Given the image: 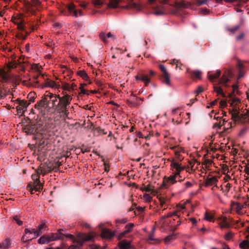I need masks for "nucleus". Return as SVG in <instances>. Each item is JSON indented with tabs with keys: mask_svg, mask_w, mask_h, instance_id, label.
I'll list each match as a JSON object with an SVG mask.
<instances>
[{
	"mask_svg": "<svg viewBox=\"0 0 249 249\" xmlns=\"http://www.w3.org/2000/svg\"><path fill=\"white\" fill-rule=\"evenodd\" d=\"M237 103H239V100L238 99L230 103L231 108L229 109V112L232 119L238 123H249V111L244 113L240 111L239 108L236 106Z\"/></svg>",
	"mask_w": 249,
	"mask_h": 249,
	"instance_id": "f257e3e1",
	"label": "nucleus"
},
{
	"mask_svg": "<svg viewBox=\"0 0 249 249\" xmlns=\"http://www.w3.org/2000/svg\"><path fill=\"white\" fill-rule=\"evenodd\" d=\"M72 99V98L71 95L67 93L65 94L63 97L60 98V103L54 110L60 114L61 116L69 119L70 112L69 109Z\"/></svg>",
	"mask_w": 249,
	"mask_h": 249,
	"instance_id": "f03ea898",
	"label": "nucleus"
},
{
	"mask_svg": "<svg viewBox=\"0 0 249 249\" xmlns=\"http://www.w3.org/2000/svg\"><path fill=\"white\" fill-rule=\"evenodd\" d=\"M63 231V230L60 229L56 233L44 235L38 239V243L40 244H48L51 242L62 239L64 238V237L70 238L71 240L73 239V236L72 234H65L62 232Z\"/></svg>",
	"mask_w": 249,
	"mask_h": 249,
	"instance_id": "7ed1b4c3",
	"label": "nucleus"
},
{
	"mask_svg": "<svg viewBox=\"0 0 249 249\" xmlns=\"http://www.w3.org/2000/svg\"><path fill=\"white\" fill-rule=\"evenodd\" d=\"M61 14L66 16H71L74 18L84 16L83 12L81 9H77L76 5L73 3H70L65 6V7L60 9Z\"/></svg>",
	"mask_w": 249,
	"mask_h": 249,
	"instance_id": "20e7f679",
	"label": "nucleus"
},
{
	"mask_svg": "<svg viewBox=\"0 0 249 249\" xmlns=\"http://www.w3.org/2000/svg\"><path fill=\"white\" fill-rule=\"evenodd\" d=\"M233 75L232 71H228L223 75L222 78L219 80V83L214 85V90L218 95H221L223 97L225 96L223 92V89L220 86H219V85H221L226 87H228L229 85L228 82L230 81L231 78L233 77Z\"/></svg>",
	"mask_w": 249,
	"mask_h": 249,
	"instance_id": "39448f33",
	"label": "nucleus"
},
{
	"mask_svg": "<svg viewBox=\"0 0 249 249\" xmlns=\"http://www.w3.org/2000/svg\"><path fill=\"white\" fill-rule=\"evenodd\" d=\"M94 238V235L92 233L89 234H79L76 238L72 240L73 245L71 246L69 249H81L85 242L91 241Z\"/></svg>",
	"mask_w": 249,
	"mask_h": 249,
	"instance_id": "423d86ee",
	"label": "nucleus"
},
{
	"mask_svg": "<svg viewBox=\"0 0 249 249\" xmlns=\"http://www.w3.org/2000/svg\"><path fill=\"white\" fill-rule=\"evenodd\" d=\"M45 95L47 99V107L55 109L60 103V98L62 97H60L59 95H55L51 93H48Z\"/></svg>",
	"mask_w": 249,
	"mask_h": 249,
	"instance_id": "0eeeda50",
	"label": "nucleus"
},
{
	"mask_svg": "<svg viewBox=\"0 0 249 249\" xmlns=\"http://www.w3.org/2000/svg\"><path fill=\"white\" fill-rule=\"evenodd\" d=\"M149 2L152 4V8L153 9V14L159 16L162 15L166 13V12L164 10V8L162 5L160 3H154L157 0H148ZM160 2L167 3L168 0H158Z\"/></svg>",
	"mask_w": 249,
	"mask_h": 249,
	"instance_id": "6e6552de",
	"label": "nucleus"
},
{
	"mask_svg": "<svg viewBox=\"0 0 249 249\" xmlns=\"http://www.w3.org/2000/svg\"><path fill=\"white\" fill-rule=\"evenodd\" d=\"M31 2L28 0H23V3L26 10L30 12L32 14L35 13L36 8L37 6L40 5V2L38 0H31Z\"/></svg>",
	"mask_w": 249,
	"mask_h": 249,
	"instance_id": "1a4fd4ad",
	"label": "nucleus"
},
{
	"mask_svg": "<svg viewBox=\"0 0 249 249\" xmlns=\"http://www.w3.org/2000/svg\"><path fill=\"white\" fill-rule=\"evenodd\" d=\"M15 103L18 104V105L16 107V108L18 113L23 114L24 112L27 110V107L29 106V103L24 100H17Z\"/></svg>",
	"mask_w": 249,
	"mask_h": 249,
	"instance_id": "9d476101",
	"label": "nucleus"
},
{
	"mask_svg": "<svg viewBox=\"0 0 249 249\" xmlns=\"http://www.w3.org/2000/svg\"><path fill=\"white\" fill-rule=\"evenodd\" d=\"M179 176V175H176V174H174L173 175H171L169 177H165L163 178L162 185L165 188H168L169 187L170 185L174 184L176 182H177V178Z\"/></svg>",
	"mask_w": 249,
	"mask_h": 249,
	"instance_id": "9b49d317",
	"label": "nucleus"
},
{
	"mask_svg": "<svg viewBox=\"0 0 249 249\" xmlns=\"http://www.w3.org/2000/svg\"><path fill=\"white\" fill-rule=\"evenodd\" d=\"M160 69L162 72V82L167 85L170 86L171 84L169 74L166 69L163 65H160Z\"/></svg>",
	"mask_w": 249,
	"mask_h": 249,
	"instance_id": "f8f14e48",
	"label": "nucleus"
},
{
	"mask_svg": "<svg viewBox=\"0 0 249 249\" xmlns=\"http://www.w3.org/2000/svg\"><path fill=\"white\" fill-rule=\"evenodd\" d=\"M34 229H25L24 231L25 234L22 236L21 240L24 242H26L29 241H31L32 239H33V237H32L31 235L34 234Z\"/></svg>",
	"mask_w": 249,
	"mask_h": 249,
	"instance_id": "ddd939ff",
	"label": "nucleus"
},
{
	"mask_svg": "<svg viewBox=\"0 0 249 249\" xmlns=\"http://www.w3.org/2000/svg\"><path fill=\"white\" fill-rule=\"evenodd\" d=\"M171 167L172 170L174 171V170H176V172L174 173L176 174V175H179L180 173L184 170V167L181 166L178 162L173 161L171 164Z\"/></svg>",
	"mask_w": 249,
	"mask_h": 249,
	"instance_id": "4468645a",
	"label": "nucleus"
},
{
	"mask_svg": "<svg viewBox=\"0 0 249 249\" xmlns=\"http://www.w3.org/2000/svg\"><path fill=\"white\" fill-rule=\"evenodd\" d=\"M46 228V224L45 223H42L38 226L36 230L34 229V236H33V238H36L37 237L40 236L44 232Z\"/></svg>",
	"mask_w": 249,
	"mask_h": 249,
	"instance_id": "2eb2a0df",
	"label": "nucleus"
},
{
	"mask_svg": "<svg viewBox=\"0 0 249 249\" xmlns=\"http://www.w3.org/2000/svg\"><path fill=\"white\" fill-rule=\"evenodd\" d=\"M217 182L218 178L216 176L208 178L206 179L205 186H208L214 185V187H216L217 188H219V187L217 184Z\"/></svg>",
	"mask_w": 249,
	"mask_h": 249,
	"instance_id": "dca6fc26",
	"label": "nucleus"
},
{
	"mask_svg": "<svg viewBox=\"0 0 249 249\" xmlns=\"http://www.w3.org/2000/svg\"><path fill=\"white\" fill-rule=\"evenodd\" d=\"M12 20L13 22L16 24H17L18 28L21 30L23 29V19L22 15H18L16 17H12Z\"/></svg>",
	"mask_w": 249,
	"mask_h": 249,
	"instance_id": "f3484780",
	"label": "nucleus"
},
{
	"mask_svg": "<svg viewBox=\"0 0 249 249\" xmlns=\"http://www.w3.org/2000/svg\"><path fill=\"white\" fill-rule=\"evenodd\" d=\"M47 99L46 98V95H45L44 98L39 102L36 104V108L42 111L44 108L47 107Z\"/></svg>",
	"mask_w": 249,
	"mask_h": 249,
	"instance_id": "a211bd4d",
	"label": "nucleus"
},
{
	"mask_svg": "<svg viewBox=\"0 0 249 249\" xmlns=\"http://www.w3.org/2000/svg\"><path fill=\"white\" fill-rule=\"evenodd\" d=\"M135 78L137 80H140L143 82L145 86H147L151 82L149 77L145 74L141 73L140 76L137 75Z\"/></svg>",
	"mask_w": 249,
	"mask_h": 249,
	"instance_id": "6ab92c4d",
	"label": "nucleus"
},
{
	"mask_svg": "<svg viewBox=\"0 0 249 249\" xmlns=\"http://www.w3.org/2000/svg\"><path fill=\"white\" fill-rule=\"evenodd\" d=\"M118 246L120 249H135L131 245L130 242L122 240L119 242Z\"/></svg>",
	"mask_w": 249,
	"mask_h": 249,
	"instance_id": "aec40b11",
	"label": "nucleus"
},
{
	"mask_svg": "<svg viewBox=\"0 0 249 249\" xmlns=\"http://www.w3.org/2000/svg\"><path fill=\"white\" fill-rule=\"evenodd\" d=\"M230 224L227 221V218L226 217H221L220 219V222L219 223V226L221 229L225 228H229L230 227Z\"/></svg>",
	"mask_w": 249,
	"mask_h": 249,
	"instance_id": "412c9836",
	"label": "nucleus"
},
{
	"mask_svg": "<svg viewBox=\"0 0 249 249\" xmlns=\"http://www.w3.org/2000/svg\"><path fill=\"white\" fill-rule=\"evenodd\" d=\"M44 86L45 87L52 88L54 89H58L59 87V86L58 85L56 82H55L54 81L49 79H48L45 81Z\"/></svg>",
	"mask_w": 249,
	"mask_h": 249,
	"instance_id": "4be33fe9",
	"label": "nucleus"
},
{
	"mask_svg": "<svg viewBox=\"0 0 249 249\" xmlns=\"http://www.w3.org/2000/svg\"><path fill=\"white\" fill-rule=\"evenodd\" d=\"M114 235V233L107 229H103L102 231V237L106 239H110Z\"/></svg>",
	"mask_w": 249,
	"mask_h": 249,
	"instance_id": "5701e85b",
	"label": "nucleus"
},
{
	"mask_svg": "<svg viewBox=\"0 0 249 249\" xmlns=\"http://www.w3.org/2000/svg\"><path fill=\"white\" fill-rule=\"evenodd\" d=\"M100 37L103 40V41L104 42H107V39H106L107 37V38H110L113 41H114L116 39L115 36L113 34H111V33H107V36L106 35L105 33H101L100 35Z\"/></svg>",
	"mask_w": 249,
	"mask_h": 249,
	"instance_id": "b1692460",
	"label": "nucleus"
},
{
	"mask_svg": "<svg viewBox=\"0 0 249 249\" xmlns=\"http://www.w3.org/2000/svg\"><path fill=\"white\" fill-rule=\"evenodd\" d=\"M42 188V184L40 181L39 179L34 180V188H31L30 190L31 193H33V191L34 190L36 191H39Z\"/></svg>",
	"mask_w": 249,
	"mask_h": 249,
	"instance_id": "393cba45",
	"label": "nucleus"
},
{
	"mask_svg": "<svg viewBox=\"0 0 249 249\" xmlns=\"http://www.w3.org/2000/svg\"><path fill=\"white\" fill-rule=\"evenodd\" d=\"M220 73L221 72L219 70H217L215 74H210L208 73V74L209 80L212 82H214L215 79L219 77Z\"/></svg>",
	"mask_w": 249,
	"mask_h": 249,
	"instance_id": "a878e982",
	"label": "nucleus"
},
{
	"mask_svg": "<svg viewBox=\"0 0 249 249\" xmlns=\"http://www.w3.org/2000/svg\"><path fill=\"white\" fill-rule=\"evenodd\" d=\"M141 190L142 191H145L146 192H150L151 193H154L155 192L154 187L150 185L147 186L143 185L141 187Z\"/></svg>",
	"mask_w": 249,
	"mask_h": 249,
	"instance_id": "bb28decb",
	"label": "nucleus"
},
{
	"mask_svg": "<svg viewBox=\"0 0 249 249\" xmlns=\"http://www.w3.org/2000/svg\"><path fill=\"white\" fill-rule=\"evenodd\" d=\"M121 0H109L108 7L110 8H116L119 7V3Z\"/></svg>",
	"mask_w": 249,
	"mask_h": 249,
	"instance_id": "cd10ccee",
	"label": "nucleus"
},
{
	"mask_svg": "<svg viewBox=\"0 0 249 249\" xmlns=\"http://www.w3.org/2000/svg\"><path fill=\"white\" fill-rule=\"evenodd\" d=\"M105 2V0H91V3L96 8H100Z\"/></svg>",
	"mask_w": 249,
	"mask_h": 249,
	"instance_id": "c85d7f7f",
	"label": "nucleus"
},
{
	"mask_svg": "<svg viewBox=\"0 0 249 249\" xmlns=\"http://www.w3.org/2000/svg\"><path fill=\"white\" fill-rule=\"evenodd\" d=\"M174 216H177L178 217H179V215L178 214L177 212H174L173 213H168L167 214H165L164 215H162L161 217V220L162 221H163L164 220H165V219H166L167 218H169V217H174Z\"/></svg>",
	"mask_w": 249,
	"mask_h": 249,
	"instance_id": "c756f323",
	"label": "nucleus"
},
{
	"mask_svg": "<svg viewBox=\"0 0 249 249\" xmlns=\"http://www.w3.org/2000/svg\"><path fill=\"white\" fill-rule=\"evenodd\" d=\"M0 79L4 81H6L8 79V74L4 71L1 69H0Z\"/></svg>",
	"mask_w": 249,
	"mask_h": 249,
	"instance_id": "7c9ffc66",
	"label": "nucleus"
},
{
	"mask_svg": "<svg viewBox=\"0 0 249 249\" xmlns=\"http://www.w3.org/2000/svg\"><path fill=\"white\" fill-rule=\"evenodd\" d=\"M249 131V127H245L242 128L238 134L239 136L244 137L245 136Z\"/></svg>",
	"mask_w": 249,
	"mask_h": 249,
	"instance_id": "2f4dec72",
	"label": "nucleus"
},
{
	"mask_svg": "<svg viewBox=\"0 0 249 249\" xmlns=\"http://www.w3.org/2000/svg\"><path fill=\"white\" fill-rule=\"evenodd\" d=\"M175 5L178 8H180V7H187V6L186 5L185 1L184 0H181L179 2H175Z\"/></svg>",
	"mask_w": 249,
	"mask_h": 249,
	"instance_id": "473e14b6",
	"label": "nucleus"
},
{
	"mask_svg": "<svg viewBox=\"0 0 249 249\" xmlns=\"http://www.w3.org/2000/svg\"><path fill=\"white\" fill-rule=\"evenodd\" d=\"M238 66L239 67V75L238 77V79H240L244 76V72L242 71V69L243 68V65L241 63H238Z\"/></svg>",
	"mask_w": 249,
	"mask_h": 249,
	"instance_id": "72a5a7b5",
	"label": "nucleus"
},
{
	"mask_svg": "<svg viewBox=\"0 0 249 249\" xmlns=\"http://www.w3.org/2000/svg\"><path fill=\"white\" fill-rule=\"evenodd\" d=\"M239 247L240 248H243L244 247L249 248V241L247 240H243L239 244Z\"/></svg>",
	"mask_w": 249,
	"mask_h": 249,
	"instance_id": "f704fd0d",
	"label": "nucleus"
},
{
	"mask_svg": "<svg viewBox=\"0 0 249 249\" xmlns=\"http://www.w3.org/2000/svg\"><path fill=\"white\" fill-rule=\"evenodd\" d=\"M125 7L126 8L136 9L138 10H140V6L139 5H138L136 3H135L127 5L125 6Z\"/></svg>",
	"mask_w": 249,
	"mask_h": 249,
	"instance_id": "c9c22d12",
	"label": "nucleus"
},
{
	"mask_svg": "<svg viewBox=\"0 0 249 249\" xmlns=\"http://www.w3.org/2000/svg\"><path fill=\"white\" fill-rule=\"evenodd\" d=\"M175 238V236L174 235H170L167 236L164 239L165 242L166 244H168L170 243V241L174 240Z\"/></svg>",
	"mask_w": 249,
	"mask_h": 249,
	"instance_id": "e433bc0d",
	"label": "nucleus"
},
{
	"mask_svg": "<svg viewBox=\"0 0 249 249\" xmlns=\"http://www.w3.org/2000/svg\"><path fill=\"white\" fill-rule=\"evenodd\" d=\"M192 75L194 76L196 78L199 79L200 78V75L201 72L199 71H194L191 72Z\"/></svg>",
	"mask_w": 249,
	"mask_h": 249,
	"instance_id": "4c0bfd02",
	"label": "nucleus"
},
{
	"mask_svg": "<svg viewBox=\"0 0 249 249\" xmlns=\"http://www.w3.org/2000/svg\"><path fill=\"white\" fill-rule=\"evenodd\" d=\"M62 88L65 90H67L69 92H71L72 88H71L70 85H69L68 83H64L62 86Z\"/></svg>",
	"mask_w": 249,
	"mask_h": 249,
	"instance_id": "58836bf2",
	"label": "nucleus"
},
{
	"mask_svg": "<svg viewBox=\"0 0 249 249\" xmlns=\"http://www.w3.org/2000/svg\"><path fill=\"white\" fill-rule=\"evenodd\" d=\"M233 236V233L231 231H229L225 234V239L227 241H229L232 238Z\"/></svg>",
	"mask_w": 249,
	"mask_h": 249,
	"instance_id": "ea45409f",
	"label": "nucleus"
},
{
	"mask_svg": "<svg viewBox=\"0 0 249 249\" xmlns=\"http://www.w3.org/2000/svg\"><path fill=\"white\" fill-rule=\"evenodd\" d=\"M143 199L147 202H149L152 200V197L150 196L149 194H145L143 196Z\"/></svg>",
	"mask_w": 249,
	"mask_h": 249,
	"instance_id": "a19ab883",
	"label": "nucleus"
},
{
	"mask_svg": "<svg viewBox=\"0 0 249 249\" xmlns=\"http://www.w3.org/2000/svg\"><path fill=\"white\" fill-rule=\"evenodd\" d=\"M134 226V224H132V223H130L128 225H127L126 226H125V229H126V230H125V232H129L130 231H131L133 228Z\"/></svg>",
	"mask_w": 249,
	"mask_h": 249,
	"instance_id": "79ce46f5",
	"label": "nucleus"
},
{
	"mask_svg": "<svg viewBox=\"0 0 249 249\" xmlns=\"http://www.w3.org/2000/svg\"><path fill=\"white\" fill-rule=\"evenodd\" d=\"M78 74L79 75H80L81 77H82L84 79H86L88 78V75L84 71H79L78 72Z\"/></svg>",
	"mask_w": 249,
	"mask_h": 249,
	"instance_id": "37998d69",
	"label": "nucleus"
},
{
	"mask_svg": "<svg viewBox=\"0 0 249 249\" xmlns=\"http://www.w3.org/2000/svg\"><path fill=\"white\" fill-rule=\"evenodd\" d=\"M213 219V216L209 214L208 213H206L205 214V219L207 221H211Z\"/></svg>",
	"mask_w": 249,
	"mask_h": 249,
	"instance_id": "c03bdc74",
	"label": "nucleus"
},
{
	"mask_svg": "<svg viewBox=\"0 0 249 249\" xmlns=\"http://www.w3.org/2000/svg\"><path fill=\"white\" fill-rule=\"evenodd\" d=\"M13 218L18 225H21L22 224V221L19 220L18 216H15Z\"/></svg>",
	"mask_w": 249,
	"mask_h": 249,
	"instance_id": "a18cd8bd",
	"label": "nucleus"
},
{
	"mask_svg": "<svg viewBox=\"0 0 249 249\" xmlns=\"http://www.w3.org/2000/svg\"><path fill=\"white\" fill-rule=\"evenodd\" d=\"M9 244L10 241L7 239L2 243V245L5 248H7L9 247Z\"/></svg>",
	"mask_w": 249,
	"mask_h": 249,
	"instance_id": "49530a36",
	"label": "nucleus"
},
{
	"mask_svg": "<svg viewBox=\"0 0 249 249\" xmlns=\"http://www.w3.org/2000/svg\"><path fill=\"white\" fill-rule=\"evenodd\" d=\"M159 201L160 202V204L161 206H163L165 203V199L162 197H160L159 198Z\"/></svg>",
	"mask_w": 249,
	"mask_h": 249,
	"instance_id": "de8ad7c7",
	"label": "nucleus"
},
{
	"mask_svg": "<svg viewBox=\"0 0 249 249\" xmlns=\"http://www.w3.org/2000/svg\"><path fill=\"white\" fill-rule=\"evenodd\" d=\"M32 178L34 181L39 179V175L36 174L32 175Z\"/></svg>",
	"mask_w": 249,
	"mask_h": 249,
	"instance_id": "09e8293b",
	"label": "nucleus"
},
{
	"mask_svg": "<svg viewBox=\"0 0 249 249\" xmlns=\"http://www.w3.org/2000/svg\"><path fill=\"white\" fill-rule=\"evenodd\" d=\"M207 1V0H199L198 1V5H201L204 4L206 3Z\"/></svg>",
	"mask_w": 249,
	"mask_h": 249,
	"instance_id": "8fccbe9b",
	"label": "nucleus"
},
{
	"mask_svg": "<svg viewBox=\"0 0 249 249\" xmlns=\"http://www.w3.org/2000/svg\"><path fill=\"white\" fill-rule=\"evenodd\" d=\"M104 167L105 171L108 172L109 171V165L106 162H104Z\"/></svg>",
	"mask_w": 249,
	"mask_h": 249,
	"instance_id": "3c124183",
	"label": "nucleus"
},
{
	"mask_svg": "<svg viewBox=\"0 0 249 249\" xmlns=\"http://www.w3.org/2000/svg\"><path fill=\"white\" fill-rule=\"evenodd\" d=\"M220 104V107H225V106H226L227 102L225 101H221Z\"/></svg>",
	"mask_w": 249,
	"mask_h": 249,
	"instance_id": "603ef678",
	"label": "nucleus"
},
{
	"mask_svg": "<svg viewBox=\"0 0 249 249\" xmlns=\"http://www.w3.org/2000/svg\"><path fill=\"white\" fill-rule=\"evenodd\" d=\"M203 91L202 88L201 87H199L197 88V89L196 90V92L197 94H199L200 92H201Z\"/></svg>",
	"mask_w": 249,
	"mask_h": 249,
	"instance_id": "864d4df0",
	"label": "nucleus"
},
{
	"mask_svg": "<svg viewBox=\"0 0 249 249\" xmlns=\"http://www.w3.org/2000/svg\"><path fill=\"white\" fill-rule=\"evenodd\" d=\"M245 171H246V173L249 175V163L248 164V165L246 166Z\"/></svg>",
	"mask_w": 249,
	"mask_h": 249,
	"instance_id": "5fc2aeb1",
	"label": "nucleus"
},
{
	"mask_svg": "<svg viewBox=\"0 0 249 249\" xmlns=\"http://www.w3.org/2000/svg\"><path fill=\"white\" fill-rule=\"evenodd\" d=\"M231 187V184L228 183L226 185V189L227 192H229L230 190V189Z\"/></svg>",
	"mask_w": 249,
	"mask_h": 249,
	"instance_id": "6e6d98bb",
	"label": "nucleus"
},
{
	"mask_svg": "<svg viewBox=\"0 0 249 249\" xmlns=\"http://www.w3.org/2000/svg\"><path fill=\"white\" fill-rule=\"evenodd\" d=\"M36 174H37L38 175H39L41 174H43L42 170L41 169H38L37 170H36Z\"/></svg>",
	"mask_w": 249,
	"mask_h": 249,
	"instance_id": "4d7b16f0",
	"label": "nucleus"
},
{
	"mask_svg": "<svg viewBox=\"0 0 249 249\" xmlns=\"http://www.w3.org/2000/svg\"><path fill=\"white\" fill-rule=\"evenodd\" d=\"M192 185V183L189 181H187L185 183V186L186 188L190 187Z\"/></svg>",
	"mask_w": 249,
	"mask_h": 249,
	"instance_id": "13d9d810",
	"label": "nucleus"
},
{
	"mask_svg": "<svg viewBox=\"0 0 249 249\" xmlns=\"http://www.w3.org/2000/svg\"><path fill=\"white\" fill-rule=\"evenodd\" d=\"M149 239L152 241L155 240L156 239L154 238L153 234H150L149 235Z\"/></svg>",
	"mask_w": 249,
	"mask_h": 249,
	"instance_id": "bf43d9fd",
	"label": "nucleus"
},
{
	"mask_svg": "<svg viewBox=\"0 0 249 249\" xmlns=\"http://www.w3.org/2000/svg\"><path fill=\"white\" fill-rule=\"evenodd\" d=\"M87 5H88V3H83L80 4V6L84 8H86L87 7Z\"/></svg>",
	"mask_w": 249,
	"mask_h": 249,
	"instance_id": "052dcab7",
	"label": "nucleus"
},
{
	"mask_svg": "<svg viewBox=\"0 0 249 249\" xmlns=\"http://www.w3.org/2000/svg\"><path fill=\"white\" fill-rule=\"evenodd\" d=\"M80 90L81 91V92H82L83 94H86V91L85 89H84L83 87L81 86L80 87Z\"/></svg>",
	"mask_w": 249,
	"mask_h": 249,
	"instance_id": "680f3d73",
	"label": "nucleus"
},
{
	"mask_svg": "<svg viewBox=\"0 0 249 249\" xmlns=\"http://www.w3.org/2000/svg\"><path fill=\"white\" fill-rule=\"evenodd\" d=\"M190 221L192 222V223H193V224H196V219L195 218H191L190 219Z\"/></svg>",
	"mask_w": 249,
	"mask_h": 249,
	"instance_id": "e2e57ef3",
	"label": "nucleus"
},
{
	"mask_svg": "<svg viewBox=\"0 0 249 249\" xmlns=\"http://www.w3.org/2000/svg\"><path fill=\"white\" fill-rule=\"evenodd\" d=\"M238 87L236 85H233L232 87V89L233 92H235V90L237 89Z\"/></svg>",
	"mask_w": 249,
	"mask_h": 249,
	"instance_id": "0e129e2a",
	"label": "nucleus"
},
{
	"mask_svg": "<svg viewBox=\"0 0 249 249\" xmlns=\"http://www.w3.org/2000/svg\"><path fill=\"white\" fill-rule=\"evenodd\" d=\"M70 86H71V88H72L71 91H72L74 89V88L76 87V85L74 83H72L70 85Z\"/></svg>",
	"mask_w": 249,
	"mask_h": 249,
	"instance_id": "69168bd1",
	"label": "nucleus"
},
{
	"mask_svg": "<svg viewBox=\"0 0 249 249\" xmlns=\"http://www.w3.org/2000/svg\"><path fill=\"white\" fill-rule=\"evenodd\" d=\"M172 63L175 64L177 67H178V60L176 59H174L173 60Z\"/></svg>",
	"mask_w": 249,
	"mask_h": 249,
	"instance_id": "338daca9",
	"label": "nucleus"
},
{
	"mask_svg": "<svg viewBox=\"0 0 249 249\" xmlns=\"http://www.w3.org/2000/svg\"><path fill=\"white\" fill-rule=\"evenodd\" d=\"M149 72L151 76H154L155 74V72L152 70H150Z\"/></svg>",
	"mask_w": 249,
	"mask_h": 249,
	"instance_id": "774afa93",
	"label": "nucleus"
}]
</instances>
